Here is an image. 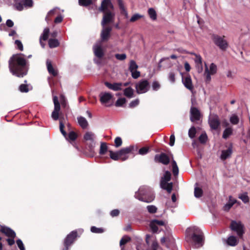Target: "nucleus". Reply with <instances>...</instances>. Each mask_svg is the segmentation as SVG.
I'll return each instance as SVG.
<instances>
[{"label": "nucleus", "instance_id": "nucleus-1", "mask_svg": "<svg viewBox=\"0 0 250 250\" xmlns=\"http://www.w3.org/2000/svg\"><path fill=\"white\" fill-rule=\"evenodd\" d=\"M8 64L9 70L13 75L18 77H23L27 74L29 62L23 54L13 55L10 58Z\"/></svg>", "mask_w": 250, "mask_h": 250}, {"label": "nucleus", "instance_id": "nucleus-2", "mask_svg": "<svg viewBox=\"0 0 250 250\" xmlns=\"http://www.w3.org/2000/svg\"><path fill=\"white\" fill-rule=\"evenodd\" d=\"M186 240L191 243L194 248H197L203 246L204 244V236L201 230L196 226H192L186 230Z\"/></svg>", "mask_w": 250, "mask_h": 250}, {"label": "nucleus", "instance_id": "nucleus-3", "mask_svg": "<svg viewBox=\"0 0 250 250\" xmlns=\"http://www.w3.org/2000/svg\"><path fill=\"white\" fill-rule=\"evenodd\" d=\"M135 197L140 201L150 203L154 199L155 196L152 190L149 187L143 186L135 193Z\"/></svg>", "mask_w": 250, "mask_h": 250}, {"label": "nucleus", "instance_id": "nucleus-4", "mask_svg": "<svg viewBox=\"0 0 250 250\" xmlns=\"http://www.w3.org/2000/svg\"><path fill=\"white\" fill-rule=\"evenodd\" d=\"M133 146H130L127 147L122 148L117 152H114L110 150V157L112 159L115 161L118 160L120 159H122L123 161H125L126 160L128 157L125 156L123 157V156L128 154L131 152L133 150Z\"/></svg>", "mask_w": 250, "mask_h": 250}, {"label": "nucleus", "instance_id": "nucleus-5", "mask_svg": "<svg viewBox=\"0 0 250 250\" xmlns=\"http://www.w3.org/2000/svg\"><path fill=\"white\" fill-rule=\"evenodd\" d=\"M171 179V173L169 171L165 172L164 175L162 177L160 181V187L166 190L168 193H170L172 190V183H167Z\"/></svg>", "mask_w": 250, "mask_h": 250}, {"label": "nucleus", "instance_id": "nucleus-6", "mask_svg": "<svg viewBox=\"0 0 250 250\" xmlns=\"http://www.w3.org/2000/svg\"><path fill=\"white\" fill-rule=\"evenodd\" d=\"M150 88L148 82L145 79L142 80L136 83L135 88L138 94H143L147 92Z\"/></svg>", "mask_w": 250, "mask_h": 250}, {"label": "nucleus", "instance_id": "nucleus-7", "mask_svg": "<svg viewBox=\"0 0 250 250\" xmlns=\"http://www.w3.org/2000/svg\"><path fill=\"white\" fill-rule=\"evenodd\" d=\"M212 40L214 43L222 50H225L228 47L227 41L225 39V37L218 35H213Z\"/></svg>", "mask_w": 250, "mask_h": 250}, {"label": "nucleus", "instance_id": "nucleus-8", "mask_svg": "<svg viewBox=\"0 0 250 250\" xmlns=\"http://www.w3.org/2000/svg\"><path fill=\"white\" fill-rule=\"evenodd\" d=\"M230 228L232 230L236 232L238 236L240 237H242L243 236V235L244 233V226L241 222L232 221L230 224Z\"/></svg>", "mask_w": 250, "mask_h": 250}, {"label": "nucleus", "instance_id": "nucleus-9", "mask_svg": "<svg viewBox=\"0 0 250 250\" xmlns=\"http://www.w3.org/2000/svg\"><path fill=\"white\" fill-rule=\"evenodd\" d=\"M83 139L86 142L90 149L94 147L95 145V135L91 131H86L83 135Z\"/></svg>", "mask_w": 250, "mask_h": 250}, {"label": "nucleus", "instance_id": "nucleus-10", "mask_svg": "<svg viewBox=\"0 0 250 250\" xmlns=\"http://www.w3.org/2000/svg\"><path fill=\"white\" fill-rule=\"evenodd\" d=\"M208 124L211 129L217 130L220 126V121L217 115H211L208 118Z\"/></svg>", "mask_w": 250, "mask_h": 250}, {"label": "nucleus", "instance_id": "nucleus-11", "mask_svg": "<svg viewBox=\"0 0 250 250\" xmlns=\"http://www.w3.org/2000/svg\"><path fill=\"white\" fill-rule=\"evenodd\" d=\"M33 0H22L20 2L16 3L15 5L16 9L19 11L22 10L24 9V8H31L33 6Z\"/></svg>", "mask_w": 250, "mask_h": 250}, {"label": "nucleus", "instance_id": "nucleus-12", "mask_svg": "<svg viewBox=\"0 0 250 250\" xmlns=\"http://www.w3.org/2000/svg\"><path fill=\"white\" fill-rule=\"evenodd\" d=\"M206 65V68L204 75L206 76L207 81H210L211 80V75L215 74L217 72V66L214 63H211L209 68Z\"/></svg>", "mask_w": 250, "mask_h": 250}, {"label": "nucleus", "instance_id": "nucleus-13", "mask_svg": "<svg viewBox=\"0 0 250 250\" xmlns=\"http://www.w3.org/2000/svg\"><path fill=\"white\" fill-rule=\"evenodd\" d=\"M138 65L134 60L129 62V70L131 72V76L134 79H137L140 76V72L137 70Z\"/></svg>", "mask_w": 250, "mask_h": 250}, {"label": "nucleus", "instance_id": "nucleus-14", "mask_svg": "<svg viewBox=\"0 0 250 250\" xmlns=\"http://www.w3.org/2000/svg\"><path fill=\"white\" fill-rule=\"evenodd\" d=\"M53 102L54 109L51 114V117L54 120H57L59 119V112L60 110V105L57 96L53 97Z\"/></svg>", "mask_w": 250, "mask_h": 250}, {"label": "nucleus", "instance_id": "nucleus-15", "mask_svg": "<svg viewBox=\"0 0 250 250\" xmlns=\"http://www.w3.org/2000/svg\"><path fill=\"white\" fill-rule=\"evenodd\" d=\"M154 161L156 163H160L165 165H167L169 163L170 158L166 153H161L155 156Z\"/></svg>", "mask_w": 250, "mask_h": 250}, {"label": "nucleus", "instance_id": "nucleus-16", "mask_svg": "<svg viewBox=\"0 0 250 250\" xmlns=\"http://www.w3.org/2000/svg\"><path fill=\"white\" fill-rule=\"evenodd\" d=\"M104 13V15L101 22L103 26H104L105 24L112 22L114 18V14L111 11H106Z\"/></svg>", "mask_w": 250, "mask_h": 250}, {"label": "nucleus", "instance_id": "nucleus-17", "mask_svg": "<svg viewBox=\"0 0 250 250\" xmlns=\"http://www.w3.org/2000/svg\"><path fill=\"white\" fill-rule=\"evenodd\" d=\"M201 117L200 111L196 108L191 106L190 109V120L193 122L199 121Z\"/></svg>", "mask_w": 250, "mask_h": 250}, {"label": "nucleus", "instance_id": "nucleus-18", "mask_svg": "<svg viewBox=\"0 0 250 250\" xmlns=\"http://www.w3.org/2000/svg\"><path fill=\"white\" fill-rule=\"evenodd\" d=\"M113 9V5L110 0H103L99 8V10L103 12H105L106 11H110V9Z\"/></svg>", "mask_w": 250, "mask_h": 250}, {"label": "nucleus", "instance_id": "nucleus-19", "mask_svg": "<svg viewBox=\"0 0 250 250\" xmlns=\"http://www.w3.org/2000/svg\"><path fill=\"white\" fill-rule=\"evenodd\" d=\"M77 235L76 231H72L67 235L64 241L65 247H69L74 241Z\"/></svg>", "mask_w": 250, "mask_h": 250}, {"label": "nucleus", "instance_id": "nucleus-20", "mask_svg": "<svg viewBox=\"0 0 250 250\" xmlns=\"http://www.w3.org/2000/svg\"><path fill=\"white\" fill-rule=\"evenodd\" d=\"M102 45V41H100L93 46L94 53L99 58H102L104 54Z\"/></svg>", "mask_w": 250, "mask_h": 250}, {"label": "nucleus", "instance_id": "nucleus-21", "mask_svg": "<svg viewBox=\"0 0 250 250\" xmlns=\"http://www.w3.org/2000/svg\"><path fill=\"white\" fill-rule=\"evenodd\" d=\"M165 225V222L164 221L162 220H158L156 219H154L152 220L150 222L149 226L151 229V231L153 233H156L157 232L158 230V226H162Z\"/></svg>", "mask_w": 250, "mask_h": 250}, {"label": "nucleus", "instance_id": "nucleus-22", "mask_svg": "<svg viewBox=\"0 0 250 250\" xmlns=\"http://www.w3.org/2000/svg\"><path fill=\"white\" fill-rule=\"evenodd\" d=\"M100 100L102 104L108 103L113 98V95L110 92H101L100 95Z\"/></svg>", "mask_w": 250, "mask_h": 250}, {"label": "nucleus", "instance_id": "nucleus-23", "mask_svg": "<svg viewBox=\"0 0 250 250\" xmlns=\"http://www.w3.org/2000/svg\"><path fill=\"white\" fill-rule=\"evenodd\" d=\"M104 84L109 89L115 91L122 90L123 86V83H111L106 82L104 83Z\"/></svg>", "mask_w": 250, "mask_h": 250}, {"label": "nucleus", "instance_id": "nucleus-24", "mask_svg": "<svg viewBox=\"0 0 250 250\" xmlns=\"http://www.w3.org/2000/svg\"><path fill=\"white\" fill-rule=\"evenodd\" d=\"M103 27V30L101 34V40L102 41H107L109 37L111 28L109 27H105V26Z\"/></svg>", "mask_w": 250, "mask_h": 250}, {"label": "nucleus", "instance_id": "nucleus-25", "mask_svg": "<svg viewBox=\"0 0 250 250\" xmlns=\"http://www.w3.org/2000/svg\"><path fill=\"white\" fill-rule=\"evenodd\" d=\"M182 82L185 86L188 89L192 91L193 89V85L192 80L190 76H187L182 78Z\"/></svg>", "mask_w": 250, "mask_h": 250}, {"label": "nucleus", "instance_id": "nucleus-26", "mask_svg": "<svg viewBox=\"0 0 250 250\" xmlns=\"http://www.w3.org/2000/svg\"><path fill=\"white\" fill-rule=\"evenodd\" d=\"M1 231L5 234L7 236L10 238H15L16 237V233L12 229L6 227H2L0 229Z\"/></svg>", "mask_w": 250, "mask_h": 250}, {"label": "nucleus", "instance_id": "nucleus-27", "mask_svg": "<svg viewBox=\"0 0 250 250\" xmlns=\"http://www.w3.org/2000/svg\"><path fill=\"white\" fill-rule=\"evenodd\" d=\"M232 153V148L231 146H229L227 150H223L220 156V159L222 160L229 158Z\"/></svg>", "mask_w": 250, "mask_h": 250}, {"label": "nucleus", "instance_id": "nucleus-28", "mask_svg": "<svg viewBox=\"0 0 250 250\" xmlns=\"http://www.w3.org/2000/svg\"><path fill=\"white\" fill-rule=\"evenodd\" d=\"M46 66L47 70L50 74H51L53 76H56L58 74V71L55 68H54L51 64V62L49 60L46 61Z\"/></svg>", "mask_w": 250, "mask_h": 250}, {"label": "nucleus", "instance_id": "nucleus-29", "mask_svg": "<svg viewBox=\"0 0 250 250\" xmlns=\"http://www.w3.org/2000/svg\"><path fill=\"white\" fill-rule=\"evenodd\" d=\"M77 120L79 125L83 129L87 128L88 125V123L85 118L82 116H79L77 117Z\"/></svg>", "mask_w": 250, "mask_h": 250}, {"label": "nucleus", "instance_id": "nucleus-30", "mask_svg": "<svg viewBox=\"0 0 250 250\" xmlns=\"http://www.w3.org/2000/svg\"><path fill=\"white\" fill-rule=\"evenodd\" d=\"M227 244L230 246H235L238 244V240H237L236 237L234 236H230L228 237L227 240Z\"/></svg>", "mask_w": 250, "mask_h": 250}, {"label": "nucleus", "instance_id": "nucleus-31", "mask_svg": "<svg viewBox=\"0 0 250 250\" xmlns=\"http://www.w3.org/2000/svg\"><path fill=\"white\" fill-rule=\"evenodd\" d=\"M233 129L231 127L226 128L223 131L222 137L225 139H228L230 135L232 134Z\"/></svg>", "mask_w": 250, "mask_h": 250}, {"label": "nucleus", "instance_id": "nucleus-32", "mask_svg": "<svg viewBox=\"0 0 250 250\" xmlns=\"http://www.w3.org/2000/svg\"><path fill=\"white\" fill-rule=\"evenodd\" d=\"M124 94L126 97L131 98L133 97L134 90L131 87H129L125 89Z\"/></svg>", "mask_w": 250, "mask_h": 250}, {"label": "nucleus", "instance_id": "nucleus-33", "mask_svg": "<svg viewBox=\"0 0 250 250\" xmlns=\"http://www.w3.org/2000/svg\"><path fill=\"white\" fill-rule=\"evenodd\" d=\"M238 198L240 199L245 204L248 203L250 201V199L248 195V193L246 192L240 193L238 195Z\"/></svg>", "mask_w": 250, "mask_h": 250}, {"label": "nucleus", "instance_id": "nucleus-34", "mask_svg": "<svg viewBox=\"0 0 250 250\" xmlns=\"http://www.w3.org/2000/svg\"><path fill=\"white\" fill-rule=\"evenodd\" d=\"M172 172L174 176H177L179 173V169L176 161L172 158L171 160Z\"/></svg>", "mask_w": 250, "mask_h": 250}, {"label": "nucleus", "instance_id": "nucleus-35", "mask_svg": "<svg viewBox=\"0 0 250 250\" xmlns=\"http://www.w3.org/2000/svg\"><path fill=\"white\" fill-rule=\"evenodd\" d=\"M229 121L231 124L236 125L239 123V118L237 115L233 114L230 116Z\"/></svg>", "mask_w": 250, "mask_h": 250}, {"label": "nucleus", "instance_id": "nucleus-36", "mask_svg": "<svg viewBox=\"0 0 250 250\" xmlns=\"http://www.w3.org/2000/svg\"><path fill=\"white\" fill-rule=\"evenodd\" d=\"M59 42L57 39H50L48 41V45L50 48H55L59 45Z\"/></svg>", "mask_w": 250, "mask_h": 250}, {"label": "nucleus", "instance_id": "nucleus-37", "mask_svg": "<svg viewBox=\"0 0 250 250\" xmlns=\"http://www.w3.org/2000/svg\"><path fill=\"white\" fill-rule=\"evenodd\" d=\"M148 14L149 17L152 20H155L157 19V14L155 10L153 8H150L148 10Z\"/></svg>", "mask_w": 250, "mask_h": 250}, {"label": "nucleus", "instance_id": "nucleus-38", "mask_svg": "<svg viewBox=\"0 0 250 250\" xmlns=\"http://www.w3.org/2000/svg\"><path fill=\"white\" fill-rule=\"evenodd\" d=\"M49 29L46 28L43 30V33L40 37L41 40L46 41L47 40L49 36Z\"/></svg>", "mask_w": 250, "mask_h": 250}, {"label": "nucleus", "instance_id": "nucleus-39", "mask_svg": "<svg viewBox=\"0 0 250 250\" xmlns=\"http://www.w3.org/2000/svg\"><path fill=\"white\" fill-rule=\"evenodd\" d=\"M107 151V146L105 143H101L99 153L101 155L104 154Z\"/></svg>", "mask_w": 250, "mask_h": 250}, {"label": "nucleus", "instance_id": "nucleus-40", "mask_svg": "<svg viewBox=\"0 0 250 250\" xmlns=\"http://www.w3.org/2000/svg\"><path fill=\"white\" fill-rule=\"evenodd\" d=\"M190 54L194 56L195 58H194V61L195 63H199L202 62V58L200 55L195 54L193 52H191L190 53Z\"/></svg>", "mask_w": 250, "mask_h": 250}, {"label": "nucleus", "instance_id": "nucleus-41", "mask_svg": "<svg viewBox=\"0 0 250 250\" xmlns=\"http://www.w3.org/2000/svg\"><path fill=\"white\" fill-rule=\"evenodd\" d=\"M194 196L196 198H199L202 196L203 194V190L201 188L196 187L194 188Z\"/></svg>", "mask_w": 250, "mask_h": 250}, {"label": "nucleus", "instance_id": "nucleus-42", "mask_svg": "<svg viewBox=\"0 0 250 250\" xmlns=\"http://www.w3.org/2000/svg\"><path fill=\"white\" fill-rule=\"evenodd\" d=\"M92 3V0H79V4L81 6H87Z\"/></svg>", "mask_w": 250, "mask_h": 250}, {"label": "nucleus", "instance_id": "nucleus-43", "mask_svg": "<svg viewBox=\"0 0 250 250\" xmlns=\"http://www.w3.org/2000/svg\"><path fill=\"white\" fill-rule=\"evenodd\" d=\"M146 208L148 212H149L150 213H156L157 210V208H156V207L153 205L147 206Z\"/></svg>", "mask_w": 250, "mask_h": 250}, {"label": "nucleus", "instance_id": "nucleus-44", "mask_svg": "<svg viewBox=\"0 0 250 250\" xmlns=\"http://www.w3.org/2000/svg\"><path fill=\"white\" fill-rule=\"evenodd\" d=\"M143 17V15H141L138 13L135 14L131 17V18L130 19V21L132 22H134Z\"/></svg>", "mask_w": 250, "mask_h": 250}, {"label": "nucleus", "instance_id": "nucleus-45", "mask_svg": "<svg viewBox=\"0 0 250 250\" xmlns=\"http://www.w3.org/2000/svg\"><path fill=\"white\" fill-rule=\"evenodd\" d=\"M125 102L126 100L125 98H119L117 100L115 105L116 106H121L125 104Z\"/></svg>", "mask_w": 250, "mask_h": 250}, {"label": "nucleus", "instance_id": "nucleus-46", "mask_svg": "<svg viewBox=\"0 0 250 250\" xmlns=\"http://www.w3.org/2000/svg\"><path fill=\"white\" fill-rule=\"evenodd\" d=\"M64 125L62 123V121L61 119L60 120V131L61 132V133H62V134L63 135V136H64L67 139V138H66V132L64 130L63 128H64Z\"/></svg>", "mask_w": 250, "mask_h": 250}, {"label": "nucleus", "instance_id": "nucleus-47", "mask_svg": "<svg viewBox=\"0 0 250 250\" xmlns=\"http://www.w3.org/2000/svg\"><path fill=\"white\" fill-rule=\"evenodd\" d=\"M196 129L193 126L191 127L188 131V136L190 138H193L196 134Z\"/></svg>", "mask_w": 250, "mask_h": 250}, {"label": "nucleus", "instance_id": "nucleus-48", "mask_svg": "<svg viewBox=\"0 0 250 250\" xmlns=\"http://www.w3.org/2000/svg\"><path fill=\"white\" fill-rule=\"evenodd\" d=\"M130 240V238L129 237L125 236L123 237L120 242V246L122 247L123 245L125 244L127 242H129Z\"/></svg>", "mask_w": 250, "mask_h": 250}, {"label": "nucleus", "instance_id": "nucleus-49", "mask_svg": "<svg viewBox=\"0 0 250 250\" xmlns=\"http://www.w3.org/2000/svg\"><path fill=\"white\" fill-rule=\"evenodd\" d=\"M91 231L93 233H101L104 232V229L102 228H98L93 226L91 228Z\"/></svg>", "mask_w": 250, "mask_h": 250}, {"label": "nucleus", "instance_id": "nucleus-50", "mask_svg": "<svg viewBox=\"0 0 250 250\" xmlns=\"http://www.w3.org/2000/svg\"><path fill=\"white\" fill-rule=\"evenodd\" d=\"M175 73L173 71H171L168 74V80L172 83L175 82Z\"/></svg>", "mask_w": 250, "mask_h": 250}, {"label": "nucleus", "instance_id": "nucleus-51", "mask_svg": "<svg viewBox=\"0 0 250 250\" xmlns=\"http://www.w3.org/2000/svg\"><path fill=\"white\" fill-rule=\"evenodd\" d=\"M115 58L120 61H124L126 58V55L125 54H116L115 55Z\"/></svg>", "mask_w": 250, "mask_h": 250}, {"label": "nucleus", "instance_id": "nucleus-52", "mask_svg": "<svg viewBox=\"0 0 250 250\" xmlns=\"http://www.w3.org/2000/svg\"><path fill=\"white\" fill-rule=\"evenodd\" d=\"M207 135L206 133H202L199 137V140L200 143H205L207 140Z\"/></svg>", "mask_w": 250, "mask_h": 250}, {"label": "nucleus", "instance_id": "nucleus-53", "mask_svg": "<svg viewBox=\"0 0 250 250\" xmlns=\"http://www.w3.org/2000/svg\"><path fill=\"white\" fill-rule=\"evenodd\" d=\"M114 143H115V146L116 147H118L120 146L122 144V140L121 138H120L119 137H116L115 139Z\"/></svg>", "mask_w": 250, "mask_h": 250}, {"label": "nucleus", "instance_id": "nucleus-54", "mask_svg": "<svg viewBox=\"0 0 250 250\" xmlns=\"http://www.w3.org/2000/svg\"><path fill=\"white\" fill-rule=\"evenodd\" d=\"M195 67L199 73H201L203 71V63H195Z\"/></svg>", "mask_w": 250, "mask_h": 250}, {"label": "nucleus", "instance_id": "nucleus-55", "mask_svg": "<svg viewBox=\"0 0 250 250\" xmlns=\"http://www.w3.org/2000/svg\"><path fill=\"white\" fill-rule=\"evenodd\" d=\"M19 90L21 92H27L29 91L27 85L24 84H21L19 86Z\"/></svg>", "mask_w": 250, "mask_h": 250}, {"label": "nucleus", "instance_id": "nucleus-56", "mask_svg": "<svg viewBox=\"0 0 250 250\" xmlns=\"http://www.w3.org/2000/svg\"><path fill=\"white\" fill-rule=\"evenodd\" d=\"M152 87L153 90L157 91L160 88V84L158 82L154 81L152 83Z\"/></svg>", "mask_w": 250, "mask_h": 250}, {"label": "nucleus", "instance_id": "nucleus-57", "mask_svg": "<svg viewBox=\"0 0 250 250\" xmlns=\"http://www.w3.org/2000/svg\"><path fill=\"white\" fill-rule=\"evenodd\" d=\"M77 135L74 131H71L68 134V138L71 141H74L77 138Z\"/></svg>", "mask_w": 250, "mask_h": 250}, {"label": "nucleus", "instance_id": "nucleus-58", "mask_svg": "<svg viewBox=\"0 0 250 250\" xmlns=\"http://www.w3.org/2000/svg\"><path fill=\"white\" fill-rule=\"evenodd\" d=\"M148 150L149 148L148 147H144L139 149V153L141 155H145L148 152Z\"/></svg>", "mask_w": 250, "mask_h": 250}, {"label": "nucleus", "instance_id": "nucleus-59", "mask_svg": "<svg viewBox=\"0 0 250 250\" xmlns=\"http://www.w3.org/2000/svg\"><path fill=\"white\" fill-rule=\"evenodd\" d=\"M139 104V99H136L131 102L129 104V106L131 108L134 107L138 105Z\"/></svg>", "mask_w": 250, "mask_h": 250}, {"label": "nucleus", "instance_id": "nucleus-60", "mask_svg": "<svg viewBox=\"0 0 250 250\" xmlns=\"http://www.w3.org/2000/svg\"><path fill=\"white\" fill-rule=\"evenodd\" d=\"M17 244L20 250H25L23 244L21 239H18L17 240Z\"/></svg>", "mask_w": 250, "mask_h": 250}, {"label": "nucleus", "instance_id": "nucleus-61", "mask_svg": "<svg viewBox=\"0 0 250 250\" xmlns=\"http://www.w3.org/2000/svg\"><path fill=\"white\" fill-rule=\"evenodd\" d=\"M17 48L21 51L23 50V45L21 42L19 40H16L15 42Z\"/></svg>", "mask_w": 250, "mask_h": 250}, {"label": "nucleus", "instance_id": "nucleus-62", "mask_svg": "<svg viewBox=\"0 0 250 250\" xmlns=\"http://www.w3.org/2000/svg\"><path fill=\"white\" fill-rule=\"evenodd\" d=\"M120 211L119 210L117 209H113L112 210L110 213V214L112 217H115L118 216L119 214Z\"/></svg>", "mask_w": 250, "mask_h": 250}, {"label": "nucleus", "instance_id": "nucleus-63", "mask_svg": "<svg viewBox=\"0 0 250 250\" xmlns=\"http://www.w3.org/2000/svg\"><path fill=\"white\" fill-rule=\"evenodd\" d=\"M118 2L119 6L120 9L122 10V11H125V7L124 4L123 0H118Z\"/></svg>", "mask_w": 250, "mask_h": 250}, {"label": "nucleus", "instance_id": "nucleus-64", "mask_svg": "<svg viewBox=\"0 0 250 250\" xmlns=\"http://www.w3.org/2000/svg\"><path fill=\"white\" fill-rule=\"evenodd\" d=\"M158 247V244L157 242L155 240L153 241L151 246V250H157Z\"/></svg>", "mask_w": 250, "mask_h": 250}]
</instances>
